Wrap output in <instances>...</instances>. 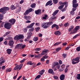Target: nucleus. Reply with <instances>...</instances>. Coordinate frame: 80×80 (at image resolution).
I'll use <instances>...</instances> for the list:
<instances>
[{
  "instance_id": "4be33fe9",
  "label": "nucleus",
  "mask_w": 80,
  "mask_h": 80,
  "mask_svg": "<svg viewBox=\"0 0 80 80\" xmlns=\"http://www.w3.org/2000/svg\"><path fill=\"white\" fill-rule=\"evenodd\" d=\"M60 79L61 80H63L65 79V75L63 74L61 75L60 76Z\"/></svg>"
},
{
  "instance_id": "f257e3e1",
  "label": "nucleus",
  "mask_w": 80,
  "mask_h": 80,
  "mask_svg": "<svg viewBox=\"0 0 80 80\" xmlns=\"http://www.w3.org/2000/svg\"><path fill=\"white\" fill-rule=\"evenodd\" d=\"M10 8L8 7H3L1 8V10L2 12V13L5 14L7 12V10H9Z\"/></svg>"
},
{
  "instance_id": "5701e85b",
  "label": "nucleus",
  "mask_w": 80,
  "mask_h": 80,
  "mask_svg": "<svg viewBox=\"0 0 80 80\" xmlns=\"http://www.w3.org/2000/svg\"><path fill=\"white\" fill-rule=\"evenodd\" d=\"M12 49H8L7 50V53L8 54H10V53H11V52H12Z\"/></svg>"
},
{
  "instance_id": "c9c22d12",
  "label": "nucleus",
  "mask_w": 80,
  "mask_h": 80,
  "mask_svg": "<svg viewBox=\"0 0 80 80\" xmlns=\"http://www.w3.org/2000/svg\"><path fill=\"white\" fill-rule=\"evenodd\" d=\"M27 65H33V63L31 61H29L27 62Z\"/></svg>"
},
{
  "instance_id": "412c9836",
  "label": "nucleus",
  "mask_w": 80,
  "mask_h": 80,
  "mask_svg": "<svg viewBox=\"0 0 80 80\" xmlns=\"http://www.w3.org/2000/svg\"><path fill=\"white\" fill-rule=\"evenodd\" d=\"M24 18L25 19H26L27 20H30L31 18V17L30 16H28L26 15L24 16Z\"/></svg>"
},
{
  "instance_id": "72a5a7b5",
  "label": "nucleus",
  "mask_w": 80,
  "mask_h": 80,
  "mask_svg": "<svg viewBox=\"0 0 80 80\" xmlns=\"http://www.w3.org/2000/svg\"><path fill=\"white\" fill-rule=\"evenodd\" d=\"M64 7V5H60L59 7L58 8L59 10H62L63 8V7Z\"/></svg>"
},
{
  "instance_id": "bf43d9fd",
  "label": "nucleus",
  "mask_w": 80,
  "mask_h": 80,
  "mask_svg": "<svg viewBox=\"0 0 80 80\" xmlns=\"http://www.w3.org/2000/svg\"><path fill=\"white\" fill-rule=\"evenodd\" d=\"M63 46H65L67 45V42H63L62 44Z\"/></svg>"
},
{
  "instance_id": "a19ab883",
  "label": "nucleus",
  "mask_w": 80,
  "mask_h": 80,
  "mask_svg": "<svg viewBox=\"0 0 80 80\" xmlns=\"http://www.w3.org/2000/svg\"><path fill=\"white\" fill-rule=\"evenodd\" d=\"M72 64H73V65H75V64L78 63L77 62H75V61L74 60V59H72Z\"/></svg>"
},
{
  "instance_id": "423d86ee",
  "label": "nucleus",
  "mask_w": 80,
  "mask_h": 80,
  "mask_svg": "<svg viewBox=\"0 0 80 80\" xmlns=\"http://www.w3.org/2000/svg\"><path fill=\"white\" fill-rule=\"evenodd\" d=\"M32 11H34V10L32 8H30L28 10H26L24 14V15H27L30 12H32Z\"/></svg>"
},
{
  "instance_id": "de8ad7c7",
  "label": "nucleus",
  "mask_w": 80,
  "mask_h": 80,
  "mask_svg": "<svg viewBox=\"0 0 80 80\" xmlns=\"http://www.w3.org/2000/svg\"><path fill=\"white\" fill-rule=\"evenodd\" d=\"M76 50L78 52H80V46L77 47L76 48Z\"/></svg>"
},
{
  "instance_id": "473e14b6",
  "label": "nucleus",
  "mask_w": 80,
  "mask_h": 80,
  "mask_svg": "<svg viewBox=\"0 0 80 80\" xmlns=\"http://www.w3.org/2000/svg\"><path fill=\"white\" fill-rule=\"evenodd\" d=\"M61 49H62V48H57L56 49V52L57 53V52H58L60 50H61Z\"/></svg>"
},
{
  "instance_id": "69168bd1",
  "label": "nucleus",
  "mask_w": 80,
  "mask_h": 80,
  "mask_svg": "<svg viewBox=\"0 0 80 80\" xmlns=\"http://www.w3.org/2000/svg\"><path fill=\"white\" fill-rule=\"evenodd\" d=\"M5 63V61L4 60L0 62V65H2V63Z\"/></svg>"
},
{
  "instance_id": "b1692460",
  "label": "nucleus",
  "mask_w": 80,
  "mask_h": 80,
  "mask_svg": "<svg viewBox=\"0 0 80 80\" xmlns=\"http://www.w3.org/2000/svg\"><path fill=\"white\" fill-rule=\"evenodd\" d=\"M44 72H45V70H42L39 72V74H40V75H42L43 74Z\"/></svg>"
},
{
  "instance_id": "680f3d73",
  "label": "nucleus",
  "mask_w": 80,
  "mask_h": 80,
  "mask_svg": "<svg viewBox=\"0 0 80 80\" xmlns=\"http://www.w3.org/2000/svg\"><path fill=\"white\" fill-rule=\"evenodd\" d=\"M41 77V75H39L36 77V78H39Z\"/></svg>"
},
{
  "instance_id": "2eb2a0df",
  "label": "nucleus",
  "mask_w": 80,
  "mask_h": 80,
  "mask_svg": "<svg viewBox=\"0 0 80 80\" xmlns=\"http://www.w3.org/2000/svg\"><path fill=\"white\" fill-rule=\"evenodd\" d=\"M58 64V62H53V63L52 64V68L53 69L55 67L56 65L57 66V65Z\"/></svg>"
},
{
  "instance_id": "864d4df0",
  "label": "nucleus",
  "mask_w": 80,
  "mask_h": 80,
  "mask_svg": "<svg viewBox=\"0 0 80 80\" xmlns=\"http://www.w3.org/2000/svg\"><path fill=\"white\" fill-rule=\"evenodd\" d=\"M34 30V28H32L31 29H29V32H33Z\"/></svg>"
},
{
  "instance_id": "4468645a",
  "label": "nucleus",
  "mask_w": 80,
  "mask_h": 80,
  "mask_svg": "<svg viewBox=\"0 0 80 80\" xmlns=\"http://www.w3.org/2000/svg\"><path fill=\"white\" fill-rule=\"evenodd\" d=\"M35 25V22L32 23L31 24H30L28 26H27V28H32L33 26Z\"/></svg>"
},
{
  "instance_id": "1a4fd4ad",
  "label": "nucleus",
  "mask_w": 80,
  "mask_h": 80,
  "mask_svg": "<svg viewBox=\"0 0 80 80\" xmlns=\"http://www.w3.org/2000/svg\"><path fill=\"white\" fill-rule=\"evenodd\" d=\"M14 44V42L13 40H10L9 41L8 44L9 45V46H12V47H13V44Z\"/></svg>"
},
{
  "instance_id": "4d7b16f0",
  "label": "nucleus",
  "mask_w": 80,
  "mask_h": 80,
  "mask_svg": "<svg viewBox=\"0 0 80 80\" xmlns=\"http://www.w3.org/2000/svg\"><path fill=\"white\" fill-rule=\"evenodd\" d=\"M65 65L62 64V66H61V68H62V69H64V68H65Z\"/></svg>"
},
{
  "instance_id": "6e6d98bb",
  "label": "nucleus",
  "mask_w": 80,
  "mask_h": 80,
  "mask_svg": "<svg viewBox=\"0 0 80 80\" xmlns=\"http://www.w3.org/2000/svg\"><path fill=\"white\" fill-rule=\"evenodd\" d=\"M62 56L63 58H65L67 57V54L63 53L62 55Z\"/></svg>"
},
{
  "instance_id": "2f4dec72",
  "label": "nucleus",
  "mask_w": 80,
  "mask_h": 80,
  "mask_svg": "<svg viewBox=\"0 0 80 80\" xmlns=\"http://www.w3.org/2000/svg\"><path fill=\"white\" fill-rule=\"evenodd\" d=\"M64 26L65 27H67L69 26V23L68 22H66L64 24Z\"/></svg>"
},
{
  "instance_id": "dca6fc26",
  "label": "nucleus",
  "mask_w": 80,
  "mask_h": 80,
  "mask_svg": "<svg viewBox=\"0 0 80 80\" xmlns=\"http://www.w3.org/2000/svg\"><path fill=\"white\" fill-rule=\"evenodd\" d=\"M20 65H17L14 68V70H20Z\"/></svg>"
},
{
  "instance_id": "ea45409f",
  "label": "nucleus",
  "mask_w": 80,
  "mask_h": 80,
  "mask_svg": "<svg viewBox=\"0 0 80 80\" xmlns=\"http://www.w3.org/2000/svg\"><path fill=\"white\" fill-rule=\"evenodd\" d=\"M3 15L2 14H0V20H1L3 19Z\"/></svg>"
},
{
  "instance_id": "0eeeda50",
  "label": "nucleus",
  "mask_w": 80,
  "mask_h": 80,
  "mask_svg": "<svg viewBox=\"0 0 80 80\" xmlns=\"http://www.w3.org/2000/svg\"><path fill=\"white\" fill-rule=\"evenodd\" d=\"M42 27L43 28L45 29L48 28V26L47 25V22H43L41 25Z\"/></svg>"
},
{
  "instance_id": "8fccbe9b",
  "label": "nucleus",
  "mask_w": 80,
  "mask_h": 80,
  "mask_svg": "<svg viewBox=\"0 0 80 80\" xmlns=\"http://www.w3.org/2000/svg\"><path fill=\"white\" fill-rule=\"evenodd\" d=\"M24 38V36L22 34L20 35V39H23Z\"/></svg>"
},
{
  "instance_id": "774afa93",
  "label": "nucleus",
  "mask_w": 80,
  "mask_h": 80,
  "mask_svg": "<svg viewBox=\"0 0 80 80\" xmlns=\"http://www.w3.org/2000/svg\"><path fill=\"white\" fill-rule=\"evenodd\" d=\"M38 36H39V37H42V34L41 33H39L38 34Z\"/></svg>"
},
{
  "instance_id": "6ab92c4d",
  "label": "nucleus",
  "mask_w": 80,
  "mask_h": 80,
  "mask_svg": "<svg viewBox=\"0 0 80 80\" xmlns=\"http://www.w3.org/2000/svg\"><path fill=\"white\" fill-rule=\"evenodd\" d=\"M54 34L56 35H60L61 34V32L60 31H58L55 32Z\"/></svg>"
},
{
  "instance_id": "39448f33",
  "label": "nucleus",
  "mask_w": 80,
  "mask_h": 80,
  "mask_svg": "<svg viewBox=\"0 0 80 80\" xmlns=\"http://www.w3.org/2000/svg\"><path fill=\"white\" fill-rule=\"evenodd\" d=\"M59 11L58 10H57L54 12L52 14L53 17L51 18L52 19H53L54 20H55V19H56V18H57V17H54V16L55 15H57V14L58 13V12Z\"/></svg>"
},
{
  "instance_id": "ddd939ff",
  "label": "nucleus",
  "mask_w": 80,
  "mask_h": 80,
  "mask_svg": "<svg viewBox=\"0 0 80 80\" xmlns=\"http://www.w3.org/2000/svg\"><path fill=\"white\" fill-rule=\"evenodd\" d=\"M9 22H10V23H12V25H13V24H14L15 22V19H12L10 20H9Z\"/></svg>"
},
{
  "instance_id": "0e129e2a",
  "label": "nucleus",
  "mask_w": 80,
  "mask_h": 80,
  "mask_svg": "<svg viewBox=\"0 0 80 80\" xmlns=\"http://www.w3.org/2000/svg\"><path fill=\"white\" fill-rule=\"evenodd\" d=\"M70 14L72 15H73L74 14V12L73 11H71L70 12Z\"/></svg>"
},
{
  "instance_id": "603ef678",
  "label": "nucleus",
  "mask_w": 80,
  "mask_h": 80,
  "mask_svg": "<svg viewBox=\"0 0 80 80\" xmlns=\"http://www.w3.org/2000/svg\"><path fill=\"white\" fill-rule=\"evenodd\" d=\"M53 2L54 3L57 4L58 3V0H53Z\"/></svg>"
},
{
  "instance_id": "052dcab7",
  "label": "nucleus",
  "mask_w": 80,
  "mask_h": 80,
  "mask_svg": "<svg viewBox=\"0 0 80 80\" xmlns=\"http://www.w3.org/2000/svg\"><path fill=\"white\" fill-rule=\"evenodd\" d=\"M5 68H6V67H5V66H2V70H5Z\"/></svg>"
},
{
  "instance_id": "7ed1b4c3",
  "label": "nucleus",
  "mask_w": 80,
  "mask_h": 80,
  "mask_svg": "<svg viewBox=\"0 0 80 80\" xmlns=\"http://www.w3.org/2000/svg\"><path fill=\"white\" fill-rule=\"evenodd\" d=\"M80 29V26H77L75 28V29L73 30V31H71V33L72 34H73V33H77V31L79 30Z\"/></svg>"
},
{
  "instance_id": "58836bf2",
  "label": "nucleus",
  "mask_w": 80,
  "mask_h": 80,
  "mask_svg": "<svg viewBox=\"0 0 80 80\" xmlns=\"http://www.w3.org/2000/svg\"><path fill=\"white\" fill-rule=\"evenodd\" d=\"M10 32H7L3 36V37H5L6 35H9V34H10Z\"/></svg>"
},
{
  "instance_id": "6e6552de",
  "label": "nucleus",
  "mask_w": 80,
  "mask_h": 80,
  "mask_svg": "<svg viewBox=\"0 0 80 80\" xmlns=\"http://www.w3.org/2000/svg\"><path fill=\"white\" fill-rule=\"evenodd\" d=\"M52 3V0L48 1L46 4V7H47L48 5H49V6H51L53 5V3Z\"/></svg>"
},
{
  "instance_id": "4c0bfd02",
  "label": "nucleus",
  "mask_w": 80,
  "mask_h": 80,
  "mask_svg": "<svg viewBox=\"0 0 80 80\" xmlns=\"http://www.w3.org/2000/svg\"><path fill=\"white\" fill-rule=\"evenodd\" d=\"M61 43H62V42H56L54 44V46H56V45H60V44Z\"/></svg>"
},
{
  "instance_id": "cd10ccee",
  "label": "nucleus",
  "mask_w": 80,
  "mask_h": 80,
  "mask_svg": "<svg viewBox=\"0 0 80 80\" xmlns=\"http://www.w3.org/2000/svg\"><path fill=\"white\" fill-rule=\"evenodd\" d=\"M10 8L11 10H15L16 9V7L14 5H12L10 7Z\"/></svg>"
},
{
  "instance_id": "20e7f679",
  "label": "nucleus",
  "mask_w": 80,
  "mask_h": 80,
  "mask_svg": "<svg viewBox=\"0 0 80 80\" xmlns=\"http://www.w3.org/2000/svg\"><path fill=\"white\" fill-rule=\"evenodd\" d=\"M77 0H73L72 1V7L73 8H77L78 7V3H77Z\"/></svg>"
},
{
  "instance_id": "9d476101",
  "label": "nucleus",
  "mask_w": 80,
  "mask_h": 80,
  "mask_svg": "<svg viewBox=\"0 0 80 80\" xmlns=\"http://www.w3.org/2000/svg\"><path fill=\"white\" fill-rule=\"evenodd\" d=\"M35 13L37 15H41V13H42L41 10L39 9L35 11Z\"/></svg>"
},
{
  "instance_id": "a18cd8bd",
  "label": "nucleus",
  "mask_w": 80,
  "mask_h": 80,
  "mask_svg": "<svg viewBox=\"0 0 80 80\" xmlns=\"http://www.w3.org/2000/svg\"><path fill=\"white\" fill-rule=\"evenodd\" d=\"M77 79H78V80H80V74H78L77 75Z\"/></svg>"
},
{
  "instance_id": "49530a36",
  "label": "nucleus",
  "mask_w": 80,
  "mask_h": 80,
  "mask_svg": "<svg viewBox=\"0 0 80 80\" xmlns=\"http://www.w3.org/2000/svg\"><path fill=\"white\" fill-rule=\"evenodd\" d=\"M21 47H22V49L24 48L25 47V45H23L22 44H21Z\"/></svg>"
},
{
  "instance_id": "aec40b11",
  "label": "nucleus",
  "mask_w": 80,
  "mask_h": 80,
  "mask_svg": "<svg viewBox=\"0 0 80 80\" xmlns=\"http://www.w3.org/2000/svg\"><path fill=\"white\" fill-rule=\"evenodd\" d=\"M73 60H74L76 62L78 63L79 62H80V60L79 59V58L77 57L73 59Z\"/></svg>"
},
{
  "instance_id": "a878e982",
  "label": "nucleus",
  "mask_w": 80,
  "mask_h": 80,
  "mask_svg": "<svg viewBox=\"0 0 80 80\" xmlns=\"http://www.w3.org/2000/svg\"><path fill=\"white\" fill-rule=\"evenodd\" d=\"M47 17H48V15H44L43 16L42 18L44 20H46V19H47Z\"/></svg>"
},
{
  "instance_id": "a211bd4d",
  "label": "nucleus",
  "mask_w": 80,
  "mask_h": 80,
  "mask_svg": "<svg viewBox=\"0 0 80 80\" xmlns=\"http://www.w3.org/2000/svg\"><path fill=\"white\" fill-rule=\"evenodd\" d=\"M54 27H56L57 30H58V28H59L58 26V25H57L56 24H53L52 25V28H54Z\"/></svg>"
},
{
  "instance_id": "393cba45",
  "label": "nucleus",
  "mask_w": 80,
  "mask_h": 80,
  "mask_svg": "<svg viewBox=\"0 0 80 80\" xmlns=\"http://www.w3.org/2000/svg\"><path fill=\"white\" fill-rule=\"evenodd\" d=\"M12 68H10L7 69L6 70V73H8V72H10L12 71Z\"/></svg>"
},
{
  "instance_id": "9b49d317",
  "label": "nucleus",
  "mask_w": 80,
  "mask_h": 80,
  "mask_svg": "<svg viewBox=\"0 0 80 80\" xmlns=\"http://www.w3.org/2000/svg\"><path fill=\"white\" fill-rule=\"evenodd\" d=\"M48 73H51L52 75H55V72L53 71V70L52 69H50L48 70Z\"/></svg>"
},
{
  "instance_id": "09e8293b",
  "label": "nucleus",
  "mask_w": 80,
  "mask_h": 80,
  "mask_svg": "<svg viewBox=\"0 0 80 80\" xmlns=\"http://www.w3.org/2000/svg\"><path fill=\"white\" fill-rule=\"evenodd\" d=\"M41 50V48H36L34 49L35 51H40Z\"/></svg>"
},
{
  "instance_id": "c85d7f7f",
  "label": "nucleus",
  "mask_w": 80,
  "mask_h": 80,
  "mask_svg": "<svg viewBox=\"0 0 80 80\" xmlns=\"http://www.w3.org/2000/svg\"><path fill=\"white\" fill-rule=\"evenodd\" d=\"M73 26H71V27L69 28L68 29V32H70L72 30H73Z\"/></svg>"
},
{
  "instance_id": "3c124183",
  "label": "nucleus",
  "mask_w": 80,
  "mask_h": 80,
  "mask_svg": "<svg viewBox=\"0 0 80 80\" xmlns=\"http://www.w3.org/2000/svg\"><path fill=\"white\" fill-rule=\"evenodd\" d=\"M78 36H79V34H77L73 37V38L74 39L75 38H77V37H78Z\"/></svg>"
},
{
  "instance_id": "f704fd0d",
  "label": "nucleus",
  "mask_w": 80,
  "mask_h": 80,
  "mask_svg": "<svg viewBox=\"0 0 80 80\" xmlns=\"http://www.w3.org/2000/svg\"><path fill=\"white\" fill-rule=\"evenodd\" d=\"M38 38L37 37H35L33 38V40L34 42H37V41H38Z\"/></svg>"
},
{
  "instance_id": "c03bdc74",
  "label": "nucleus",
  "mask_w": 80,
  "mask_h": 80,
  "mask_svg": "<svg viewBox=\"0 0 80 80\" xmlns=\"http://www.w3.org/2000/svg\"><path fill=\"white\" fill-rule=\"evenodd\" d=\"M40 28L39 27H38L36 28L35 29V30L36 31V32H38L39 30H40Z\"/></svg>"
},
{
  "instance_id": "f8f14e48",
  "label": "nucleus",
  "mask_w": 80,
  "mask_h": 80,
  "mask_svg": "<svg viewBox=\"0 0 80 80\" xmlns=\"http://www.w3.org/2000/svg\"><path fill=\"white\" fill-rule=\"evenodd\" d=\"M20 35L16 36L14 38V39L16 40H20Z\"/></svg>"
},
{
  "instance_id": "e2e57ef3",
  "label": "nucleus",
  "mask_w": 80,
  "mask_h": 80,
  "mask_svg": "<svg viewBox=\"0 0 80 80\" xmlns=\"http://www.w3.org/2000/svg\"><path fill=\"white\" fill-rule=\"evenodd\" d=\"M3 37L0 38V42H2V41H3Z\"/></svg>"
},
{
  "instance_id": "79ce46f5",
  "label": "nucleus",
  "mask_w": 80,
  "mask_h": 80,
  "mask_svg": "<svg viewBox=\"0 0 80 80\" xmlns=\"http://www.w3.org/2000/svg\"><path fill=\"white\" fill-rule=\"evenodd\" d=\"M28 36L30 37L32 35V33L31 32H28L27 33Z\"/></svg>"
},
{
  "instance_id": "7c9ffc66",
  "label": "nucleus",
  "mask_w": 80,
  "mask_h": 80,
  "mask_svg": "<svg viewBox=\"0 0 80 80\" xmlns=\"http://www.w3.org/2000/svg\"><path fill=\"white\" fill-rule=\"evenodd\" d=\"M20 48V44H19L16 45V46L15 47V48L16 49L17 48Z\"/></svg>"
},
{
  "instance_id": "f03ea898",
  "label": "nucleus",
  "mask_w": 80,
  "mask_h": 80,
  "mask_svg": "<svg viewBox=\"0 0 80 80\" xmlns=\"http://www.w3.org/2000/svg\"><path fill=\"white\" fill-rule=\"evenodd\" d=\"M12 27V25L10 23H8L4 24V28L7 29H10Z\"/></svg>"
},
{
  "instance_id": "f3484780",
  "label": "nucleus",
  "mask_w": 80,
  "mask_h": 80,
  "mask_svg": "<svg viewBox=\"0 0 80 80\" xmlns=\"http://www.w3.org/2000/svg\"><path fill=\"white\" fill-rule=\"evenodd\" d=\"M48 52V50H47L45 49L42 52L41 55H45V53H47V52Z\"/></svg>"
},
{
  "instance_id": "e433bc0d",
  "label": "nucleus",
  "mask_w": 80,
  "mask_h": 80,
  "mask_svg": "<svg viewBox=\"0 0 80 80\" xmlns=\"http://www.w3.org/2000/svg\"><path fill=\"white\" fill-rule=\"evenodd\" d=\"M59 4L60 5H65L66 3H67V2H59Z\"/></svg>"
},
{
  "instance_id": "37998d69",
  "label": "nucleus",
  "mask_w": 80,
  "mask_h": 80,
  "mask_svg": "<svg viewBox=\"0 0 80 80\" xmlns=\"http://www.w3.org/2000/svg\"><path fill=\"white\" fill-rule=\"evenodd\" d=\"M40 54H38V55H37L36 54H35L34 55V56L35 57V58H38V57H39V56H40Z\"/></svg>"
},
{
  "instance_id": "338daca9",
  "label": "nucleus",
  "mask_w": 80,
  "mask_h": 80,
  "mask_svg": "<svg viewBox=\"0 0 80 80\" xmlns=\"http://www.w3.org/2000/svg\"><path fill=\"white\" fill-rule=\"evenodd\" d=\"M7 43H8V42H7V41H6L4 42V45H7Z\"/></svg>"
},
{
  "instance_id": "5fc2aeb1",
  "label": "nucleus",
  "mask_w": 80,
  "mask_h": 80,
  "mask_svg": "<svg viewBox=\"0 0 80 80\" xmlns=\"http://www.w3.org/2000/svg\"><path fill=\"white\" fill-rule=\"evenodd\" d=\"M24 28V32L25 33H26L27 32V28Z\"/></svg>"
},
{
  "instance_id": "bb28decb",
  "label": "nucleus",
  "mask_w": 80,
  "mask_h": 80,
  "mask_svg": "<svg viewBox=\"0 0 80 80\" xmlns=\"http://www.w3.org/2000/svg\"><path fill=\"white\" fill-rule=\"evenodd\" d=\"M47 25L48 26V25H52V24H53V22H46Z\"/></svg>"
},
{
  "instance_id": "c756f323",
  "label": "nucleus",
  "mask_w": 80,
  "mask_h": 80,
  "mask_svg": "<svg viewBox=\"0 0 80 80\" xmlns=\"http://www.w3.org/2000/svg\"><path fill=\"white\" fill-rule=\"evenodd\" d=\"M36 6V4L35 3L32 4L31 5V7L32 8H35Z\"/></svg>"
},
{
  "instance_id": "13d9d810",
  "label": "nucleus",
  "mask_w": 80,
  "mask_h": 80,
  "mask_svg": "<svg viewBox=\"0 0 80 80\" xmlns=\"http://www.w3.org/2000/svg\"><path fill=\"white\" fill-rule=\"evenodd\" d=\"M60 64H58L57 66V68L58 69H59L60 68Z\"/></svg>"
}]
</instances>
